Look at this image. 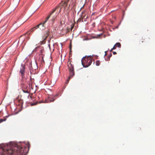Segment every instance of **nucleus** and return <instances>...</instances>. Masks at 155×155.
Returning a JSON list of instances; mask_svg holds the SVG:
<instances>
[{"label":"nucleus","instance_id":"1","mask_svg":"<svg viewBox=\"0 0 155 155\" xmlns=\"http://www.w3.org/2000/svg\"><path fill=\"white\" fill-rule=\"evenodd\" d=\"M77 0H63L59 4L58 6H57L54 8L52 12L50 13V15L47 17L46 18V20L43 22H41L39 24L36 25L35 27L31 28L30 31H28L26 34H30V32H32L35 30L39 28L41 25H42V28H40V29L44 30L45 28V26L44 25L45 23L47 21L50 17L52 14L56 11H57V12L60 13L61 11L63 10L64 11H68L70 7L71 9L74 8L76 5V2Z\"/></svg>","mask_w":155,"mask_h":155},{"label":"nucleus","instance_id":"2","mask_svg":"<svg viewBox=\"0 0 155 155\" xmlns=\"http://www.w3.org/2000/svg\"><path fill=\"white\" fill-rule=\"evenodd\" d=\"M23 144L21 145L15 144L14 147L5 150V148L1 147L0 148V155H20L26 153L29 150L30 144L28 143L26 147L24 146Z\"/></svg>","mask_w":155,"mask_h":155},{"label":"nucleus","instance_id":"3","mask_svg":"<svg viewBox=\"0 0 155 155\" xmlns=\"http://www.w3.org/2000/svg\"><path fill=\"white\" fill-rule=\"evenodd\" d=\"M92 62L91 57H87L83 58L81 60L82 65L84 67H87L90 66Z\"/></svg>","mask_w":155,"mask_h":155},{"label":"nucleus","instance_id":"4","mask_svg":"<svg viewBox=\"0 0 155 155\" xmlns=\"http://www.w3.org/2000/svg\"><path fill=\"white\" fill-rule=\"evenodd\" d=\"M68 69L70 75L69 79L72 78L74 75V65L72 64L71 62H68Z\"/></svg>","mask_w":155,"mask_h":155},{"label":"nucleus","instance_id":"5","mask_svg":"<svg viewBox=\"0 0 155 155\" xmlns=\"http://www.w3.org/2000/svg\"><path fill=\"white\" fill-rule=\"evenodd\" d=\"M61 95L59 93H57L55 95H51L49 96L48 98L50 102L54 101L57 98L60 96Z\"/></svg>","mask_w":155,"mask_h":155},{"label":"nucleus","instance_id":"6","mask_svg":"<svg viewBox=\"0 0 155 155\" xmlns=\"http://www.w3.org/2000/svg\"><path fill=\"white\" fill-rule=\"evenodd\" d=\"M74 24H72V25L71 26V28H68L67 29V32H69L70 31H71L72 29L74 27Z\"/></svg>","mask_w":155,"mask_h":155},{"label":"nucleus","instance_id":"7","mask_svg":"<svg viewBox=\"0 0 155 155\" xmlns=\"http://www.w3.org/2000/svg\"><path fill=\"white\" fill-rule=\"evenodd\" d=\"M25 68L24 67L22 68V69H21L20 71V72L21 73L22 76L24 75L25 74Z\"/></svg>","mask_w":155,"mask_h":155},{"label":"nucleus","instance_id":"8","mask_svg":"<svg viewBox=\"0 0 155 155\" xmlns=\"http://www.w3.org/2000/svg\"><path fill=\"white\" fill-rule=\"evenodd\" d=\"M17 101L19 102L18 104L19 105H22L23 104V100L21 99H17Z\"/></svg>","mask_w":155,"mask_h":155},{"label":"nucleus","instance_id":"9","mask_svg":"<svg viewBox=\"0 0 155 155\" xmlns=\"http://www.w3.org/2000/svg\"><path fill=\"white\" fill-rule=\"evenodd\" d=\"M82 16H83V15L81 16V17L79 18L78 20L77 21L78 23L80 22L81 21V22L83 21V18H82Z\"/></svg>","mask_w":155,"mask_h":155},{"label":"nucleus","instance_id":"10","mask_svg":"<svg viewBox=\"0 0 155 155\" xmlns=\"http://www.w3.org/2000/svg\"><path fill=\"white\" fill-rule=\"evenodd\" d=\"M40 57L41 58V63H44V59H43V57L42 54H41L40 55Z\"/></svg>","mask_w":155,"mask_h":155},{"label":"nucleus","instance_id":"11","mask_svg":"<svg viewBox=\"0 0 155 155\" xmlns=\"http://www.w3.org/2000/svg\"><path fill=\"white\" fill-rule=\"evenodd\" d=\"M82 18H83V20L84 19V21H86L87 18V16H86V15H83Z\"/></svg>","mask_w":155,"mask_h":155},{"label":"nucleus","instance_id":"12","mask_svg":"<svg viewBox=\"0 0 155 155\" xmlns=\"http://www.w3.org/2000/svg\"><path fill=\"white\" fill-rule=\"evenodd\" d=\"M22 91L23 92L25 93H27L28 94L29 93V92L28 89H24V87H23Z\"/></svg>","mask_w":155,"mask_h":155},{"label":"nucleus","instance_id":"13","mask_svg":"<svg viewBox=\"0 0 155 155\" xmlns=\"http://www.w3.org/2000/svg\"><path fill=\"white\" fill-rule=\"evenodd\" d=\"M115 45H116V47H118L120 48L121 47V44L119 42L116 43Z\"/></svg>","mask_w":155,"mask_h":155},{"label":"nucleus","instance_id":"14","mask_svg":"<svg viewBox=\"0 0 155 155\" xmlns=\"http://www.w3.org/2000/svg\"><path fill=\"white\" fill-rule=\"evenodd\" d=\"M5 30L4 29H3L2 28H0V35H1L4 31Z\"/></svg>","mask_w":155,"mask_h":155},{"label":"nucleus","instance_id":"15","mask_svg":"<svg viewBox=\"0 0 155 155\" xmlns=\"http://www.w3.org/2000/svg\"><path fill=\"white\" fill-rule=\"evenodd\" d=\"M100 62L99 60L97 61L96 62V64L97 66H99L100 65Z\"/></svg>","mask_w":155,"mask_h":155},{"label":"nucleus","instance_id":"16","mask_svg":"<svg viewBox=\"0 0 155 155\" xmlns=\"http://www.w3.org/2000/svg\"><path fill=\"white\" fill-rule=\"evenodd\" d=\"M56 16H54L51 19V21H52L53 22V21L54 20V19H55V18H56Z\"/></svg>","mask_w":155,"mask_h":155},{"label":"nucleus","instance_id":"17","mask_svg":"<svg viewBox=\"0 0 155 155\" xmlns=\"http://www.w3.org/2000/svg\"><path fill=\"white\" fill-rule=\"evenodd\" d=\"M38 103L37 102H36L35 103H31V105L32 106L35 105H36V104H37Z\"/></svg>","mask_w":155,"mask_h":155},{"label":"nucleus","instance_id":"18","mask_svg":"<svg viewBox=\"0 0 155 155\" xmlns=\"http://www.w3.org/2000/svg\"><path fill=\"white\" fill-rule=\"evenodd\" d=\"M6 120L5 119H0V123L1 122H2L3 121H5Z\"/></svg>","mask_w":155,"mask_h":155},{"label":"nucleus","instance_id":"19","mask_svg":"<svg viewBox=\"0 0 155 155\" xmlns=\"http://www.w3.org/2000/svg\"><path fill=\"white\" fill-rule=\"evenodd\" d=\"M85 11L84 10L81 13V15H83V14H84L85 13Z\"/></svg>","mask_w":155,"mask_h":155},{"label":"nucleus","instance_id":"20","mask_svg":"<svg viewBox=\"0 0 155 155\" xmlns=\"http://www.w3.org/2000/svg\"><path fill=\"white\" fill-rule=\"evenodd\" d=\"M38 48H39V47H36V48H35L34 50L33 51H35H35H37V49H38Z\"/></svg>","mask_w":155,"mask_h":155},{"label":"nucleus","instance_id":"21","mask_svg":"<svg viewBox=\"0 0 155 155\" xmlns=\"http://www.w3.org/2000/svg\"><path fill=\"white\" fill-rule=\"evenodd\" d=\"M23 87H24V89L25 88V89H27V88H28V87L27 86H25V85H24L23 86Z\"/></svg>","mask_w":155,"mask_h":155},{"label":"nucleus","instance_id":"22","mask_svg":"<svg viewBox=\"0 0 155 155\" xmlns=\"http://www.w3.org/2000/svg\"><path fill=\"white\" fill-rule=\"evenodd\" d=\"M49 31H47V34L48 35H47L46 37L45 38V39L47 38V36H48V35H49L48 33H49Z\"/></svg>","mask_w":155,"mask_h":155},{"label":"nucleus","instance_id":"23","mask_svg":"<svg viewBox=\"0 0 155 155\" xmlns=\"http://www.w3.org/2000/svg\"><path fill=\"white\" fill-rule=\"evenodd\" d=\"M116 48V45H115L113 47V48H113V49H115Z\"/></svg>","mask_w":155,"mask_h":155},{"label":"nucleus","instance_id":"24","mask_svg":"<svg viewBox=\"0 0 155 155\" xmlns=\"http://www.w3.org/2000/svg\"><path fill=\"white\" fill-rule=\"evenodd\" d=\"M85 5V3L84 4V5H83L82 6V7L81 8V10L83 8H84V7Z\"/></svg>","mask_w":155,"mask_h":155},{"label":"nucleus","instance_id":"25","mask_svg":"<svg viewBox=\"0 0 155 155\" xmlns=\"http://www.w3.org/2000/svg\"><path fill=\"white\" fill-rule=\"evenodd\" d=\"M143 40H144V39L143 38H142V39L140 40V41L141 42L143 43Z\"/></svg>","mask_w":155,"mask_h":155},{"label":"nucleus","instance_id":"26","mask_svg":"<svg viewBox=\"0 0 155 155\" xmlns=\"http://www.w3.org/2000/svg\"><path fill=\"white\" fill-rule=\"evenodd\" d=\"M64 23V21H61V25H63Z\"/></svg>","mask_w":155,"mask_h":155},{"label":"nucleus","instance_id":"27","mask_svg":"<svg viewBox=\"0 0 155 155\" xmlns=\"http://www.w3.org/2000/svg\"><path fill=\"white\" fill-rule=\"evenodd\" d=\"M113 54H117V53L115 51H114L113 52Z\"/></svg>","mask_w":155,"mask_h":155},{"label":"nucleus","instance_id":"28","mask_svg":"<svg viewBox=\"0 0 155 155\" xmlns=\"http://www.w3.org/2000/svg\"><path fill=\"white\" fill-rule=\"evenodd\" d=\"M41 28H42V25H40L39 28L40 29Z\"/></svg>","mask_w":155,"mask_h":155},{"label":"nucleus","instance_id":"29","mask_svg":"<svg viewBox=\"0 0 155 155\" xmlns=\"http://www.w3.org/2000/svg\"><path fill=\"white\" fill-rule=\"evenodd\" d=\"M105 54L104 56H106L107 55V51H105Z\"/></svg>","mask_w":155,"mask_h":155},{"label":"nucleus","instance_id":"30","mask_svg":"<svg viewBox=\"0 0 155 155\" xmlns=\"http://www.w3.org/2000/svg\"><path fill=\"white\" fill-rule=\"evenodd\" d=\"M112 56V54H111L110 55V56H109V60H110V57H111V56Z\"/></svg>","mask_w":155,"mask_h":155},{"label":"nucleus","instance_id":"31","mask_svg":"<svg viewBox=\"0 0 155 155\" xmlns=\"http://www.w3.org/2000/svg\"><path fill=\"white\" fill-rule=\"evenodd\" d=\"M113 48H112L110 50V51H112V50H113Z\"/></svg>","mask_w":155,"mask_h":155},{"label":"nucleus","instance_id":"32","mask_svg":"<svg viewBox=\"0 0 155 155\" xmlns=\"http://www.w3.org/2000/svg\"><path fill=\"white\" fill-rule=\"evenodd\" d=\"M30 97L31 98V96H30Z\"/></svg>","mask_w":155,"mask_h":155}]
</instances>
